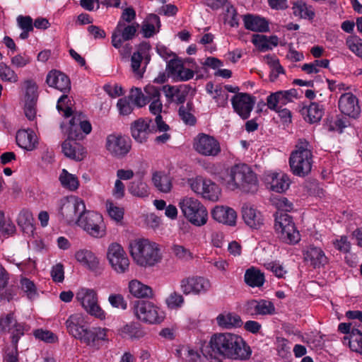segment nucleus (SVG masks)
Listing matches in <instances>:
<instances>
[{"instance_id": "33", "label": "nucleus", "mask_w": 362, "mask_h": 362, "mask_svg": "<svg viewBox=\"0 0 362 362\" xmlns=\"http://www.w3.org/2000/svg\"><path fill=\"white\" fill-rule=\"evenodd\" d=\"M83 321V317L79 314L70 315L66 321L67 331L76 339H79L82 333L81 330L85 329L86 328L83 325H81Z\"/></svg>"}, {"instance_id": "51", "label": "nucleus", "mask_w": 362, "mask_h": 362, "mask_svg": "<svg viewBox=\"0 0 362 362\" xmlns=\"http://www.w3.org/2000/svg\"><path fill=\"white\" fill-rule=\"evenodd\" d=\"M129 98L134 102V103L141 107L148 103L147 98L141 92V90L139 88H132Z\"/></svg>"}, {"instance_id": "56", "label": "nucleus", "mask_w": 362, "mask_h": 362, "mask_svg": "<svg viewBox=\"0 0 362 362\" xmlns=\"http://www.w3.org/2000/svg\"><path fill=\"white\" fill-rule=\"evenodd\" d=\"M271 64L272 70L269 74V80L274 82L276 80L280 74H284V69L279 64V61L277 59L271 58V61L269 62Z\"/></svg>"}, {"instance_id": "50", "label": "nucleus", "mask_w": 362, "mask_h": 362, "mask_svg": "<svg viewBox=\"0 0 362 362\" xmlns=\"http://www.w3.org/2000/svg\"><path fill=\"white\" fill-rule=\"evenodd\" d=\"M26 85L25 95V101H37L38 94H37V86L35 82L33 80H27L25 82Z\"/></svg>"}, {"instance_id": "22", "label": "nucleus", "mask_w": 362, "mask_h": 362, "mask_svg": "<svg viewBox=\"0 0 362 362\" xmlns=\"http://www.w3.org/2000/svg\"><path fill=\"white\" fill-rule=\"evenodd\" d=\"M46 83L49 87L55 88L64 93H68L71 90L69 76L57 70H52L48 73Z\"/></svg>"}, {"instance_id": "18", "label": "nucleus", "mask_w": 362, "mask_h": 362, "mask_svg": "<svg viewBox=\"0 0 362 362\" xmlns=\"http://www.w3.org/2000/svg\"><path fill=\"white\" fill-rule=\"evenodd\" d=\"M338 107L343 115L351 118H357L361 113L358 99L351 93L341 95L338 100Z\"/></svg>"}, {"instance_id": "62", "label": "nucleus", "mask_w": 362, "mask_h": 362, "mask_svg": "<svg viewBox=\"0 0 362 362\" xmlns=\"http://www.w3.org/2000/svg\"><path fill=\"white\" fill-rule=\"evenodd\" d=\"M16 320L14 319L13 313H11L0 317V332H5L10 330L11 325L14 326Z\"/></svg>"}, {"instance_id": "31", "label": "nucleus", "mask_w": 362, "mask_h": 362, "mask_svg": "<svg viewBox=\"0 0 362 362\" xmlns=\"http://www.w3.org/2000/svg\"><path fill=\"white\" fill-rule=\"evenodd\" d=\"M152 182L155 187L161 192L168 193L172 188V180L164 172L156 171L153 173Z\"/></svg>"}, {"instance_id": "7", "label": "nucleus", "mask_w": 362, "mask_h": 362, "mask_svg": "<svg viewBox=\"0 0 362 362\" xmlns=\"http://www.w3.org/2000/svg\"><path fill=\"white\" fill-rule=\"evenodd\" d=\"M76 223L92 237L100 238L106 235L103 218L99 213L85 209L78 216Z\"/></svg>"}, {"instance_id": "6", "label": "nucleus", "mask_w": 362, "mask_h": 362, "mask_svg": "<svg viewBox=\"0 0 362 362\" xmlns=\"http://www.w3.org/2000/svg\"><path fill=\"white\" fill-rule=\"evenodd\" d=\"M179 206L185 217L192 224L201 226L206 223L208 219L207 210L198 199L185 197L180 199Z\"/></svg>"}, {"instance_id": "23", "label": "nucleus", "mask_w": 362, "mask_h": 362, "mask_svg": "<svg viewBox=\"0 0 362 362\" xmlns=\"http://www.w3.org/2000/svg\"><path fill=\"white\" fill-rule=\"evenodd\" d=\"M62 149L66 157L76 161H81L86 156L83 146L74 140L66 139L62 144Z\"/></svg>"}, {"instance_id": "64", "label": "nucleus", "mask_w": 362, "mask_h": 362, "mask_svg": "<svg viewBox=\"0 0 362 362\" xmlns=\"http://www.w3.org/2000/svg\"><path fill=\"white\" fill-rule=\"evenodd\" d=\"M108 300L111 305L117 308L126 310L127 303L121 294H112L109 296Z\"/></svg>"}, {"instance_id": "46", "label": "nucleus", "mask_w": 362, "mask_h": 362, "mask_svg": "<svg viewBox=\"0 0 362 362\" xmlns=\"http://www.w3.org/2000/svg\"><path fill=\"white\" fill-rule=\"evenodd\" d=\"M71 105V100L66 93H64L58 100L57 108L59 111H63L66 117H69L73 114Z\"/></svg>"}, {"instance_id": "48", "label": "nucleus", "mask_w": 362, "mask_h": 362, "mask_svg": "<svg viewBox=\"0 0 362 362\" xmlns=\"http://www.w3.org/2000/svg\"><path fill=\"white\" fill-rule=\"evenodd\" d=\"M107 210L109 216L117 223L122 222L124 217V209L119 206H115L112 202H107Z\"/></svg>"}, {"instance_id": "47", "label": "nucleus", "mask_w": 362, "mask_h": 362, "mask_svg": "<svg viewBox=\"0 0 362 362\" xmlns=\"http://www.w3.org/2000/svg\"><path fill=\"white\" fill-rule=\"evenodd\" d=\"M16 231V226L11 222L4 221V213L0 211V237H6Z\"/></svg>"}, {"instance_id": "52", "label": "nucleus", "mask_w": 362, "mask_h": 362, "mask_svg": "<svg viewBox=\"0 0 362 362\" xmlns=\"http://www.w3.org/2000/svg\"><path fill=\"white\" fill-rule=\"evenodd\" d=\"M301 112L305 120L309 123L313 124L317 122V103H311L309 106L304 107L302 109Z\"/></svg>"}, {"instance_id": "25", "label": "nucleus", "mask_w": 362, "mask_h": 362, "mask_svg": "<svg viewBox=\"0 0 362 362\" xmlns=\"http://www.w3.org/2000/svg\"><path fill=\"white\" fill-rule=\"evenodd\" d=\"M242 216L245 223L252 228L259 229L264 224L262 214L247 204L243 206Z\"/></svg>"}, {"instance_id": "17", "label": "nucleus", "mask_w": 362, "mask_h": 362, "mask_svg": "<svg viewBox=\"0 0 362 362\" xmlns=\"http://www.w3.org/2000/svg\"><path fill=\"white\" fill-rule=\"evenodd\" d=\"M82 333L79 337L81 342L95 349H99L102 341H107V329L99 327L88 328L81 330Z\"/></svg>"}, {"instance_id": "15", "label": "nucleus", "mask_w": 362, "mask_h": 362, "mask_svg": "<svg viewBox=\"0 0 362 362\" xmlns=\"http://www.w3.org/2000/svg\"><path fill=\"white\" fill-rule=\"evenodd\" d=\"M138 23L127 24L119 21L112 35V45L116 49H119L124 42L133 39L136 33Z\"/></svg>"}, {"instance_id": "14", "label": "nucleus", "mask_w": 362, "mask_h": 362, "mask_svg": "<svg viewBox=\"0 0 362 362\" xmlns=\"http://www.w3.org/2000/svg\"><path fill=\"white\" fill-rule=\"evenodd\" d=\"M194 148L199 153L206 156H216L221 151L219 142L204 133L199 134L194 139Z\"/></svg>"}, {"instance_id": "41", "label": "nucleus", "mask_w": 362, "mask_h": 362, "mask_svg": "<svg viewBox=\"0 0 362 362\" xmlns=\"http://www.w3.org/2000/svg\"><path fill=\"white\" fill-rule=\"evenodd\" d=\"M148 20L151 22V23H144L141 28L144 37L146 38L151 37L154 35V23H156L158 27L160 26V18L156 14H150L148 17Z\"/></svg>"}, {"instance_id": "49", "label": "nucleus", "mask_w": 362, "mask_h": 362, "mask_svg": "<svg viewBox=\"0 0 362 362\" xmlns=\"http://www.w3.org/2000/svg\"><path fill=\"white\" fill-rule=\"evenodd\" d=\"M112 268L119 274H123L129 270V258H117L115 259H112L109 261Z\"/></svg>"}, {"instance_id": "44", "label": "nucleus", "mask_w": 362, "mask_h": 362, "mask_svg": "<svg viewBox=\"0 0 362 362\" xmlns=\"http://www.w3.org/2000/svg\"><path fill=\"white\" fill-rule=\"evenodd\" d=\"M0 78L4 81L16 83L18 80V75L6 64L0 63Z\"/></svg>"}, {"instance_id": "29", "label": "nucleus", "mask_w": 362, "mask_h": 362, "mask_svg": "<svg viewBox=\"0 0 362 362\" xmlns=\"http://www.w3.org/2000/svg\"><path fill=\"white\" fill-rule=\"evenodd\" d=\"M129 292L138 298H152L153 292L152 288L138 280H132L129 284Z\"/></svg>"}, {"instance_id": "35", "label": "nucleus", "mask_w": 362, "mask_h": 362, "mask_svg": "<svg viewBox=\"0 0 362 362\" xmlns=\"http://www.w3.org/2000/svg\"><path fill=\"white\" fill-rule=\"evenodd\" d=\"M78 262L87 266L90 269H95L99 264V261L95 255L90 250H81L75 255Z\"/></svg>"}, {"instance_id": "45", "label": "nucleus", "mask_w": 362, "mask_h": 362, "mask_svg": "<svg viewBox=\"0 0 362 362\" xmlns=\"http://www.w3.org/2000/svg\"><path fill=\"white\" fill-rule=\"evenodd\" d=\"M346 45L356 56L362 58V39L356 36H350L346 39Z\"/></svg>"}, {"instance_id": "11", "label": "nucleus", "mask_w": 362, "mask_h": 362, "mask_svg": "<svg viewBox=\"0 0 362 362\" xmlns=\"http://www.w3.org/2000/svg\"><path fill=\"white\" fill-rule=\"evenodd\" d=\"M189 185L191 189L195 193L201 194L204 199L211 202L218 200L221 189L211 180L197 177L195 179L189 180Z\"/></svg>"}, {"instance_id": "27", "label": "nucleus", "mask_w": 362, "mask_h": 362, "mask_svg": "<svg viewBox=\"0 0 362 362\" xmlns=\"http://www.w3.org/2000/svg\"><path fill=\"white\" fill-rule=\"evenodd\" d=\"M342 343L352 351L362 354V325L353 327L349 335L343 337Z\"/></svg>"}, {"instance_id": "34", "label": "nucleus", "mask_w": 362, "mask_h": 362, "mask_svg": "<svg viewBox=\"0 0 362 362\" xmlns=\"http://www.w3.org/2000/svg\"><path fill=\"white\" fill-rule=\"evenodd\" d=\"M245 282L251 287H260L264 283V275L258 269L251 267L245 274Z\"/></svg>"}, {"instance_id": "5", "label": "nucleus", "mask_w": 362, "mask_h": 362, "mask_svg": "<svg viewBox=\"0 0 362 362\" xmlns=\"http://www.w3.org/2000/svg\"><path fill=\"white\" fill-rule=\"evenodd\" d=\"M313 153L310 143L304 139H299L289 158V165L293 175L305 177L312 169Z\"/></svg>"}, {"instance_id": "39", "label": "nucleus", "mask_w": 362, "mask_h": 362, "mask_svg": "<svg viewBox=\"0 0 362 362\" xmlns=\"http://www.w3.org/2000/svg\"><path fill=\"white\" fill-rule=\"evenodd\" d=\"M59 180L62 185L70 191H74L78 189L79 182L78 177L69 173L66 170L63 169L59 176Z\"/></svg>"}, {"instance_id": "28", "label": "nucleus", "mask_w": 362, "mask_h": 362, "mask_svg": "<svg viewBox=\"0 0 362 362\" xmlns=\"http://www.w3.org/2000/svg\"><path fill=\"white\" fill-rule=\"evenodd\" d=\"M17 144L22 148L27 151L33 150L36 144L37 136L32 129H22L18 130L16 136Z\"/></svg>"}, {"instance_id": "1", "label": "nucleus", "mask_w": 362, "mask_h": 362, "mask_svg": "<svg viewBox=\"0 0 362 362\" xmlns=\"http://www.w3.org/2000/svg\"><path fill=\"white\" fill-rule=\"evenodd\" d=\"M202 353L211 362H222L225 358L248 359L252 351L241 337L231 333H217L211 336Z\"/></svg>"}, {"instance_id": "16", "label": "nucleus", "mask_w": 362, "mask_h": 362, "mask_svg": "<svg viewBox=\"0 0 362 362\" xmlns=\"http://www.w3.org/2000/svg\"><path fill=\"white\" fill-rule=\"evenodd\" d=\"M231 103L234 111L243 119H247L255 105V98L249 93H240L233 96Z\"/></svg>"}, {"instance_id": "37", "label": "nucleus", "mask_w": 362, "mask_h": 362, "mask_svg": "<svg viewBox=\"0 0 362 362\" xmlns=\"http://www.w3.org/2000/svg\"><path fill=\"white\" fill-rule=\"evenodd\" d=\"M194 105L192 102H187L186 105H182L178 110V115L182 122L189 126H194L197 123V118L193 115Z\"/></svg>"}, {"instance_id": "24", "label": "nucleus", "mask_w": 362, "mask_h": 362, "mask_svg": "<svg viewBox=\"0 0 362 362\" xmlns=\"http://www.w3.org/2000/svg\"><path fill=\"white\" fill-rule=\"evenodd\" d=\"M212 218L219 223L228 226H235L236 223L237 214L230 207L217 206L211 211Z\"/></svg>"}, {"instance_id": "54", "label": "nucleus", "mask_w": 362, "mask_h": 362, "mask_svg": "<svg viewBox=\"0 0 362 362\" xmlns=\"http://www.w3.org/2000/svg\"><path fill=\"white\" fill-rule=\"evenodd\" d=\"M304 261L308 266L312 267L315 269L317 265V247L314 245H310L304 253Z\"/></svg>"}, {"instance_id": "19", "label": "nucleus", "mask_w": 362, "mask_h": 362, "mask_svg": "<svg viewBox=\"0 0 362 362\" xmlns=\"http://www.w3.org/2000/svg\"><path fill=\"white\" fill-rule=\"evenodd\" d=\"M180 287L185 295L199 294L206 292L211 287V284L204 277L192 276L183 279L180 282Z\"/></svg>"}, {"instance_id": "13", "label": "nucleus", "mask_w": 362, "mask_h": 362, "mask_svg": "<svg viewBox=\"0 0 362 362\" xmlns=\"http://www.w3.org/2000/svg\"><path fill=\"white\" fill-rule=\"evenodd\" d=\"M59 214L67 223L76 221V217L85 211V204L82 199L75 197H66L61 200Z\"/></svg>"}, {"instance_id": "30", "label": "nucleus", "mask_w": 362, "mask_h": 362, "mask_svg": "<svg viewBox=\"0 0 362 362\" xmlns=\"http://www.w3.org/2000/svg\"><path fill=\"white\" fill-rule=\"evenodd\" d=\"M119 334L122 337H129L133 339L142 338L146 332L139 322H132L121 327L119 329Z\"/></svg>"}, {"instance_id": "9", "label": "nucleus", "mask_w": 362, "mask_h": 362, "mask_svg": "<svg viewBox=\"0 0 362 362\" xmlns=\"http://www.w3.org/2000/svg\"><path fill=\"white\" fill-rule=\"evenodd\" d=\"M274 229L278 238L284 243L296 244L300 240L299 231L296 228L293 218L286 213H281L276 217Z\"/></svg>"}, {"instance_id": "60", "label": "nucleus", "mask_w": 362, "mask_h": 362, "mask_svg": "<svg viewBox=\"0 0 362 362\" xmlns=\"http://www.w3.org/2000/svg\"><path fill=\"white\" fill-rule=\"evenodd\" d=\"M214 93L215 95L214 98L216 100L218 106L225 107L228 104V94L223 90L220 85L216 86Z\"/></svg>"}, {"instance_id": "58", "label": "nucleus", "mask_w": 362, "mask_h": 362, "mask_svg": "<svg viewBox=\"0 0 362 362\" xmlns=\"http://www.w3.org/2000/svg\"><path fill=\"white\" fill-rule=\"evenodd\" d=\"M33 334L35 338L47 343H53L57 339V336L51 331L41 329L35 330Z\"/></svg>"}, {"instance_id": "2", "label": "nucleus", "mask_w": 362, "mask_h": 362, "mask_svg": "<svg viewBox=\"0 0 362 362\" xmlns=\"http://www.w3.org/2000/svg\"><path fill=\"white\" fill-rule=\"evenodd\" d=\"M129 252L136 264L143 267H153L163 258L159 245L147 239H136L130 242Z\"/></svg>"}, {"instance_id": "57", "label": "nucleus", "mask_w": 362, "mask_h": 362, "mask_svg": "<svg viewBox=\"0 0 362 362\" xmlns=\"http://www.w3.org/2000/svg\"><path fill=\"white\" fill-rule=\"evenodd\" d=\"M252 42L262 52H265L272 49V46L269 45L268 38L265 35L259 34L254 35Z\"/></svg>"}, {"instance_id": "4", "label": "nucleus", "mask_w": 362, "mask_h": 362, "mask_svg": "<svg viewBox=\"0 0 362 362\" xmlns=\"http://www.w3.org/2000/svg\"><path fill=\"white\" fill-rule=\"evenodd\" d=\"M320 90L325 89V94L327 96L329 102L326 104H318V113L320 112V117H318V122L322 119V128L327 131H337L342 132L343 129L346 127L349 124V121L344 118H337L334 119V114L332 111V107L329 104L331 98V92L334 89V83L329 79L326 78L325 81L321 80Z\"/></svg>"}, {"instance_id": "20", "label": "nucleus", "mask_w": 362, "mask_h": 362, "mask_svg": "<svg viewBox=\"0 0 362 362\" xmlns=\"http://www.w3.org/2000/svg\"><path fill=\"white\" fill-rule=\"evenodd\" d=\"M151 119L139 118L135 120L131 125L132 137L139 143L146 142L148 135L154 132L153 127L151 128Z\"/></svg>"}, {"instance_id": "36", "label": "nucleus", "mask_w": 362, "mask_h": 362, "mask_svg": "<svg viewBox=\"0 0 362 362\" xmlns=\"http://www.w3.org/2000/svg\"><path fill=\"white\" fill-rule=\"evenodd\" d=\"M128 190L132 195L138 197H146L149 194L148 186L143 181L142 177L131 182Z\"/></svg>"}, {"instance_id": "8", "label": "nucleus", "mask_w": 362, "mask_h": 362, "mask_svg": "<svg viewBox=\"0 0 362 362\" xmlns=\"http://www.w3.org/2000/svg\"><path fill=\"white\" fill-rule=\"evenodd\" d=\"M132 310L138 320L147 324H160L165 318L164 313L160 308L148 300L134 301Z\"/></svg>"}, {"instance_id": "55", "label": "nucleus", "mask_w": 362, "mask_h": 362, "mask_svg": "<svg viewBox=\"0 0 362 362\" xmlns=\"http://www.w3.org/2000/svg\"><path fill=\"white\" fill-rule=\"evenodd\" d=\"M144 59L143 56L139 53H134L131 57V67L134 74L139 78L143 77L144 71L140 69L141 62Z\"/></svg>"}, {"instance_id": "38", "label": "nucleus", "mask_w": 362, "mask_h": 362, "mask_svg": "<svg viewBox=\"0 0 362 362\" xmlns=\"http://www.w3.org/2000/svg\"><path fill=\"white\" fill-rule=\"evenodd\" d=\"M269 184L270 188L272 191L281 193L288 188L289 179L286 175L274 173L271 176Z\"/></svg>"}, {"instance_id": "40", "label": "nucleus", "mask_w": 362, "mask_h": 362, "mask_svg": "<svg viewBox=\"0 0 362 362\" xmlns=\"http://www.w3.org/2000/svg\"><path fill=\"white\" fill-rule=\"evenodd\" d=\"M292 9L296 16L308 19H313L315 17V11L311 9V7H308L307 5L302 1L295 2Z\"/></svg>"}, {"instance_id": "63", "label": "nucleus", "mask_w": 362, "mask_h": 362, "mask_svg": "<svg viewBox=\"0 0 362 362\" xmlns=\"http://www.w3.org/2000/svg\"><path fill=\"white\" fill-rule=\"evenodd\" d=\"M31 59L25 54H17L11 59V64L16 68H22L30 64Z\"/></svg>"}, {"instance_id": "43", "label": "nucleus", "mask_w": 362, "mask_h": 362, "mask_svg": "<svg viewBox=\"0 0 362 362\" xmlns=\"http://www.w3.org/2000/svg\"><path fill=\"white\" fill-rule=\"evenodd\" d=\"M107 257L109 261H111L112 258L116 259L117 258H128L123 247L117 243H111L107 249Z\"/></svg>"}, {"instance_id": "32", "label": "nucleus", "mask_w": 362, "mask_h": 362, "mask_svg": "<svg viewBox=\"0 0 362 362\" xmlns=\"http://www.w3.org/2000/svg\"><path fill=\"white\" fill-rule=\"evenodd\" d=\"M216 321L220 327L226 329L240 327L243 325L240 317L237 314L231 313L218 315L216 317Z\"/></svg>"}, {"instance_id": "42", "label": "nucleus", "mask_w": 362, "mask_h": 362, "mask_svg": "<svg viewBox=\"0 0 362 362\" xmlns=\"http://www.w3.org/2000/svg\"><path fill=\"white\" fill-rule=\"evenodd\" d=\"M184 64L181 60L178 59H172L168 64L166 67V71L168 77H171L174 81H176L178 77V74L182 71Z\"/></svg>"}, {"instance_id": "12", "label": "nucleus", "mask_w": 362, "mask_h": 362, "mask_svg": "<svg viewBox=\"0 0 362 362\" xmlns=\"http://www.w3.org/2000/svg\"><path fill=\"white\" fill-rule=\"evenodd\" d=\"M105 147L112 156L122 158L130 151L132 141L128 136L112 134L107 136Z\"/></svg>"}, {"instance_id": "59", "label": "nucleus", "mask_w": 362, "mask_h": 362, "mask_svg": "<svg viewBox=\"0 0 362 362\" xmlns=\"http://www.w3.org/2000/svg\"><path fill=\"white\" fill-rule=\"evenodd\" d=\"M184 303L183 296L176 291L173 292L166 299V303L170 308H177L181 307Z\"/></svg>"}, {"instance_id": "3", "label": "nucleus", "mask_w": 362, "mask_h": 362, "mask_svg": "<svg viewBox=\"0 0 362 362\" xmlns=\"http://www.w3.org/2000/svg\"><path fill=\"white\" fill-rule=\"evenodd\" d=\"M227 185L231 190L239 188L243 192L254 193L258 189V180L250 167L241 163L230 168L228 174Z\"/></svg>"}, {"instance_id": "10", "label": "nucleus", "mask_w": 362, "mask_h": 362, "mask_svg": "<svg viewBox=\"0 0 362 362\" xmlns=\"http://www.w3.org/2000/svg\"><path fill=\"white\" fill-rule=\"evenodd\" d=\"M76 298L88 314L100 320L105 318V313L98 304L95 291L82 288L76 293Z\"/></svg>"}, {"instance_id": "21", "label": "nucleus", "mask_w": 362, "mask_h": 362, "mask_svg": "<svg viewBox=\"0 0 362 362\" xmlns=\"http://www.w3.org/2000/svg\"><path fill=\"white\" fill-rule=\"evenodd\" d=\"M245 312L252 316L273 315L275 313V307L270 300L252 299L246 303Z\"/></svg>"}, {"instance_id": "61", "label": "nucleus", "mask_w": 362, "mask_h": 362, "mask_svg": "<svg viewBox=\"0 0 362 362\" xmlns=\"http://www.w3.org/2000/svg\"><path fill=\"white\" fill-rule=\"evenodd\" d=\"M334 247L339 251L346 253L350 251L351 243L348 240V238L345 235L340 236L333 242Z\"/></svg>"}, {"instance_id": "53", "label": "nucleus", "mask_w": 362, "mask_h": 362, "mask_svg": "<svg viewBox=\"0 0 362 362\" xmlns=\"http://www.w3.org/2000/svg\"><path fill=\"white\" fill-rule=\"evenodd\" d=\"M171 250L174 255L180 259L187 261L192 259L191 252L182 245L175 244L172 246Z\"/></svg>"}, {"instance_id": "26", "label": "nucleus", "mask_w": 362, "mask_h": 362, "mask_svg": "<svg viewBox=\"0 0 362 362\" xmlns=\"http://www.w3.org/2000/svg\"><path fill=\"white\" fill-rule=\"evenodd\" d=\"M244 26L247 30L264 33L269 30V23L262 17L252 14H246L243 17Z\"/></svg>"}]
</instances>
